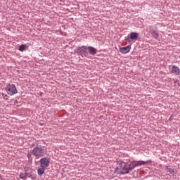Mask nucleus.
<instances>
[{
    "mask_svg": "<svg viewBox=\"0 0 180 180\" xmlns=\"http://www.w3.org/2000/svg\"><path fill=\"white\" fill-rule=\"evenodd\" d=\"M151 162V160H147V161H137V162H131L130 164H124L122 168H119L117 167L115 168V174H120L121 175H126L127 174H130L133 169L136 167H140L141 165H146V164H150Z\"/></svg>",
    "mask_w": 180,
    "mask_h": 180,
    "instance_id": "obj_1",
    "label": "nucleus"
},
{
    "mask_svg": "<svg viewBox=\"0 0 180 180\" xmlns=\"http://www.w3.org/2000/svg\"><path fill=\"white\" fill-rule=\"evenodd\" d=\"M32 153L37 158L44 157V148H43V146H41L37 145L35 148L32 150Z\"/></svg>",
    "mask_w": 180,
    "mask_h": 180,
    "instance_id": "obj_2",
    "label": "nucleus"
},
{
    "mask_svg": "<svg viewBox=\"0 0 180 180\" xmlns=\"http://www.w3.org/2000/svg\"><path fill=\"white\" fill-rule=\"evenodd\" d=\"M75 54H77V56H81L82 57H88V46H82L77 47L75 50Z\"/></svg>",
    "mask_w": 180,
    "mask_h": 180,
    "instance_id": "obj_3",
    "label": "nucleus"
},
{
    "mask_svg": "<svg viewBox=\"0 0 180 180\" xmlns=\"http://www.w3.org/2000/svg\"><path fill=\"white\" fill-rule=\"evenodd\" d=\"M6 91L8 94V95H10V96H12L13 95H15V94H18V90L16 89V86L15 84H8L7 86L6 87Z\"/></svg>",
    "mask_w": 180,
    "mask_h": 180,
    "instance_id": "obj_4",
    "label": "nucleus"
},
{
    "mask_svg": "<svg viewBox=\"0 0 180 180\" xmlns=\"http://www.w3.org/2000/svg\"><path fill=\"white\" fill-rule=\"evenodd\" d=\"M149 32L152 34V37L156 40L160 37L158 34V27L154 26H149Z\"/></svg>",
    "mask_w": 180,
    "mask_h": 180,
    "instance_id": "obj_5",
    "label": "nucleus"
},
{
    "mask_svg": "<svg viewBox=\"0 0 180 180\" xmlns=\"http://www.w3.org/2000/svg\"><path fill=\"white\" fill-rule=\"evenodd\" d=\"M41 168H47L50 165V158H43L39 160Z\"/></svg>",
    "mask_w": 180,
    "mask_h": 180,
    "instance_id": "obj_6",
    "label": "nucleus"
},
{
    "mask_svg": "<svg viewBox=\"0 0 180 180\" xmlns=\"http://www.w3.org/2000/svg\"><path fill=\"white\" fill-rule=\"evenodd\" d=\"M138 39H139V33L131 32L130 34L125 38V40L126 41H128L129 43H130L131 40H138Z\"/></svg>",
    "mask_w": 180,
    "mask_h": 180,
    "instance_id": "obj_7",
    "label": "nucleus"
},
{
    "mask_svg": "<svg viewBox=\"0 0 180 180\" xmlns=\"http://www.w3.org/2000/svg\"><path fill=\"white\" fill-rule=\"evenodd\" d=\"M130 50H131V46L130 45L120 49V51L122 54H127Z\"/></svg>",
    "mask_w": 180,
    "mask_h": 180,
    "instance_id": "obj_8",
    "label": "nucleus"
},
{
    "mask_svg": "<svg viewBox=\"0 0 180 180\" xmlns=\"http://www.w3.org/2000/svg\"><path fill=\"white\" fill-rule=\"evenodd\" d=\"M89 50V54L91 56H95L98 53V50L94 48V46H87V51Z\"/></svg>",
    "mask_w": 180,
    "mask_h": 180,
    "instance_id": "obj_9",
    "label": "nucleus"
},
{
    "mask_svg": "<svg viewBox=\"0 0 180 180\" xmlns=\"http://www.w3.org/2000/svg\"><path fill=\"white\" fill-rule=\"evenodd\" d=\"M172 72L173 74H174L175 75H179V74H180L179 68H178V66L173 65L172 69Z\"/></svg>",
    "mask_w": 180,
    "mask_h": 180,
    "instance_id": "obj_10",
    "label": "nucleus"
},
{
    "mask_svg": "<svg viewBox=\"0 0 180 180\" xmlns=\"http://www.w3.org/2000/svg\"><path fill=\"white\" fill-rule=\"evenodd\" d=\"M45 169H46V167L38 168V169H37L38 175H39V176H41V175H43V174H44Z\"/></svg>",
    "mask_w": 180,
    "mask_h": 180,
    "instance_id": "obj_11",
    "label": "nucleus"
},
{
    "mask_svg": "<svg viewBox=\"0 0 180 180\" xmlns=\"http://www.w3.org/2000/svg\"><path fill=\"white\" fill-rule=\"evenodd\" d=\"M168 172H169V174H171L172 175H175V169H172V168H169L168 167H166Z\"/></svg>",
    "mask_w": 180,
    "mask_h": 180,
    "instance_id": "obj_12",
    "label": "nucleus"
},
{
    "mask_svg": "<svg viewBox=\"0 0 180 180\" xmlns=\"http://www.w3.org/2000/svg\"><path fill=\"white\" fill-rule=\"evenodd\" d=\"M25 49H26V45L25 44H22L19 46L20 51H25Z\"/></svg>",
    "mask_w": 180,
    "mask_h": 180,
    "instance_id": "obj_13",
    "label": "nucleus"
}]
</instances>
